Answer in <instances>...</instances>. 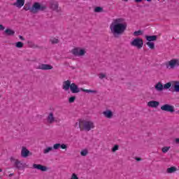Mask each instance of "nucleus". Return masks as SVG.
Returning a JSON list of instances; mask_svg holds the SVG:
<instances>
[{
  "instance_id": "nucleus-1",
  "label": "nucleus",
  "mask_w": 179,
  "mask_h": 179,
  "mask_svg": "<svg viewBox=\"0 0 179 179\" xmlns=\"http://www.w3.org/2000/svg\"><path fill=\"white\" fill-rule=\"evenodd\" d=\"M127 22H124L123 18H117L113 20L110 25V31L115 38H118L120 36L124 34L127 27Z\"/></svg>"
},
{
  "instance_id": "nucleus-2",
  "label": "nucleus",
  "mask_w": 179,
  "mask_h": 179,
  "mask_svg": "<svg viewBox=\"0 0 179 179\" xmlns=\"http://www.w3.org/2000/svg\"><path fill=\"white\" fill-rule=\"evenodd\" d=\"M157 92H163V90H169L170 92H176L179 93V81L169 82L163 85L160 82L155 85Z\"/></svg>"
},
{
  "instance_id": "nucleus-3",
  "label": "nucleus",
  "mask_w": 179,
  "mask_h": 179,
  "mask_svg": "<svg viewBox=\"0 0 179 179\" xmlns=\"http://www.w3.org/2000/svg\"><path fill=\"white\" fill-rule=\"evenodd\" d=\"M79 129L80 131H90L91 129H93L94 128V123L92 121H87L85 120L80 119L79 120Z\"/></svg>"
},
{
  "instance_id": "nucleus-4",
  "label": "nucleus",
  "mask_w": 179,
  "mask_h": 179,
  "mask_svg": "<svg viewBox=\"0 0 179 179\" xmlns=\"http://www.w3.org/2000/svg\"><path fill=\"white\" fill-rule=\"evenodd\" d=\"M47 9V6L41 4L39 2H34L31 6V13L36 15L38 12H44Z\"/></svg>"
},
{
  "instance_id": "nucleus-5",
  "label": "nucleus",
  "mask_w": 179,
  "mask_h": 179,
  "mask_svg": "<svg viewBox=\"0 0 179 179\" xmlns=\"http://www.w3.org/2000/svg\"><path fill=\"white\" fill-rule=\"evenodd\" d=\"M71 54L75 57H83L86 54V50L80 48H75L71 50Z\"/></svg>"
},
{
  "instance_id": "nucleus-6",
  "label": "nucleus",
  "mask_w": 179,
  "mask_h": 179,
  "mask_svg": "<svg viewBox=\"0 0 179 179\" xmlns=\"http://www.w3.org/2000/svg\"><path fill=\"white\" fill-rule=\"evenodd\" d=\"M131 45L141 49L143 47V40L141 38H136L131 42Z\"/></svg>"
},
{
  "instance_id": "nucleus-7",
  "label": "nucleus",
  "mask_w": 179,
  "mask_h": 179,
  "mask_svg": "<svg viewBox=\"0 0 179 179\" xmlns=\"http://www.w3.org/2000/svg\"><path fill=\"white\" fill-rule=\"evenodd\" d=\"M166 68H171V69H174L176 66H179V60L177 59H173L166 63Z\"/></svg>"
},
{
  "instance_id": "nucleus-8",
  "label": "nucleus",
  "mask_w": 179,
  "mask_h": 179,
  "mask_svg": "<svg viewBox=\"0 0 179 179\" xmlns=\"http://www.w3.org/2000/svg\"><path fill=\"white\" fill-rule=\"evenodd\" d=\"M162 111H166V113H174V106L170 104H164L161 106Z\"/></svg>"
},
{
  "instance_id": "nucleus-9",
  "label": "nucleus",
  "mask_w": 179,
  "mask_h": 179,
  "mask_svg": "<svg viewBox=\"0 0 179 179\" xmlns=\"http://www.w3.org/2000/svg\"><path fill=\"white\" fill-rule=\"evenodd\" d=\"M70 90L71 93L76 94L82 92V90H83V88H79V87L76 84H75V83H72L70 87Z\"/></svg>"
},
{
  "instance_id": "nucleus-10",
  "label": "nucleus",
  "mask_w": 179,
  "mask_h": 179,
  "mask_svg": "<svg viewBox=\"0 0 179 179\" xmlns=\"http://www.w3.org/2000/svg\"><path fill=\"white\" fill-rule=\"evenodd\" d=\"M50 9H52V10H55V12H59L58 10V2L54 1V0L50 1Z\"/></svg>"
},
{
  "instance_id": "nucleus-11",
  "label": "nucleus",
  "mask_w": 179,
  "mask_h": 179,
  "mask_svg": "<svg viewBox=\"0 0 179 179\" xmlns=\"http://www.w3.org/2000/svg\"><path fill=\"white\" fill-rule=\"evenodd\" d=\"M33 169H36V170H40L41 171H47L48 168L44 165L34 164Z\"/></svg>"
},
{
  "instance_id": "nucleus-12",
  "label": "nucleus",
  "mask_w": 179,
  "mask_h": 179,
  "mask_svg": "<svg viewBox=\"0 0 179 179\" xmlns=\"http://www.w3.org/2000/svg\"><path fill=\"white\" fill-rule=\"evenodd\" d=\"M72 83H71V80H67L66 81L63 82L62 89L63 90H65V92H68L69 89H71Z\"/></svg>"
},
{
  "instance_id": "nucleus-13",
  "label": "nucleus",
  "mask_w": 179,
  "mask_h": 179,
  "mask_svg": "<svg viewBox=\"0 0 179 179\" xmlns=\"http://www.w3.org/2000/svg\"><path fill=\"white\" fill-rule=\"evenodd\" d=\"M52 66L50 65V64H40L38 67V69H41L42 71H50L51 69H52Z\"/></svg>"
},
{
  "instance_id": "nucleus-14",
  "label": "nucleus",
  "mask_w": 179,
  "mask_h": 179,
  "mask_svg": "<svg viewBox=\"0 0 179 179\" xmlns=\"http://www.w3.org/2000/svg\"><path fill=\"white\" fill-rule=\"evenodd\" d=\"M148 107H151V108H157L159 106H160V102L157 101H150L148 103Z\"/></svg>"
},
{
  "instance_id": "nucleus-15",
  "label": "nucleus",
  "mask_w": 179,
  "mask_h": 179,
  "mask_svg": "<svg viewBox=\"0 0 179 179\" xmlns=\"http://www.w3.org/2000/svg\"><path fill=\"white\" fill-rule=\"evenodd\" d=\"M29 155H31V152L26 147H22V151H21V156L22 157L26 158L29 157Z\"/></svg>"
},
{
  "instance_id": "nucleus-16",
  "label": "nucleus",
  "mask_w": 179,
  "mask_h": 179,
  "mask_svg": "<svg viewBox=\"0 0 179 179\" xmlns=\"http://www.w3.org/2000/svg\"><path fill=\"white\" fill-rule=\"evenodd\" d=\"M3 34H5V36L12 37L15 36V30L10 28H6L3 31Z\"/></svg>"
},
{
  "instance_id": "nucleus-17",
  "label": "nucleus",
  "mask_w": 179,
  "mask_h": 179,
  "mask_svg": "<svg viewBox=\"0 0 179 179\" xmlns=\"http://www.w3.org/2000/svg\"><path fill=\"white\" fill-rule=\"evenodd\" d=\"M14 167L15 169H17V170H22V169L24 168V166H23V164L22 163V162H20L19 160H16L14 162Z\"/></svg>"
},
{
  "instance_id": "nucleus-18",
  "label": "nucleus",
  "mask_w": 179,
  "mask_h": 179,
  "mask_svg": "<svg viewBox=\"0 0 179 179\" xmlns=\"http://www.w3.org/2000/svg\"><path fill=\"white\" fill-rule=\"evenodd\" d=\"M13 6H16V8H22L24 6V0H16V2L13 3Z\"/></svg>"
},
{
  "instance_id": "nucleus-19",
  "label": "nucleus",
  "mask_w": 179,
  "mask_h": 179,
  "mask_svg": "<svg viewBox=\"0 0 179 179\" xmlns=\"http://www.w3.org/2000/svg\"><path fill=\"white\" fill-rule=\"evenodd\" d=\"M145 39L147 41H150L153 43V41H157V35H152V36H145Z\"/></svg>"
},
{
  "instance_id": "nucleus-20",
  "label": "nucleus",
  "mask_w": 179,
  "mask_h": 179,
  "mask_svg": "<svg viewBox=\"0 0 179 179\" xmlns=\"http://www.w3.org/2000/svg\"><path fill=\"white\" fill-rule=\"evenodd\" d=\"M103 115L106 117V118H113V111H111V110H106L105 111L103 112Z\"/></svg>"
},
{
  "instance_id": "nucleus-21",
  "label": "nucleus",
  "mask_w": 179,
  "mask_h": 179,
  "mask_svg": "<svg viewBox=\"0 0 179 179\" xmlns=\"http://www.w3.org/2000/svg\"><path fill=\"white\" fill-rule=\"evenodd\" d=\"M48 121H49L50 124H52V122L55 121V117H54V113H52V112L49 113V115L48 116Z\"/></svg>"
},
{
  "instance_id": "nucleus-22",
  "label": "nucleus",
  "mask_w": 179,
  "mask_h": 179,
  "mask_svg": "<svg viewBox=\"0 0 179 179\" xmlns=\"http://www.w3.org/2000/svg\"><path fill=\"white\" fill-rule=\"evenodd\" d=\"M24 10H29V12L31 13V3L30 2L27 3L24 8H23Z\"/></svg>"
},
{
  "instance_id": "nucleus-23",
  "label": "nucleus",
  "mask_w": 179,
  "mask_h": 179,
  "mask_svg": "<svg viewBox=\"0 0 179 179\" xmlns=\"http://www.w3.org/2000/svg\"><path fill=\"white\" fill-rule=\"evenodd\" d=\"M176 171H177V168L176 166H171L170 168H168L166 170V173H168V174L176 173Z\"/></svg>"
},
{
  "instance_id": "nucleus-24",
  "label": "nucleus",
  "mask_w": 179,
  "mask_h": 179,
  "mask_svg": "<svg viewBox=\"0 0 179 179\" xmlns=\"http://www.w3.org/2000/svg\"><path fill=\"white\" fill-rule=\"evenodd\" d=\"M146 45H148V47L150 50H155V43L150 42V41H148V42L146 43Z\"/></svg>"
},
{
  "instance_id": "nucleus-25",
  "label": "nucleus",
  "mask_w": 179,
  "mask_h": 179,
  "mask_svg": "<svg viewBox=\"0 0 179 179\" xmlns=\"http://www.w3.org/2000/svg\"><path fill=\"white\" fill-rule=\"evenodd\" d=\"M23 45H24V44L21 41L15 43L16 48H23Z\"/></svg>"
},
{
  "instance_id": "nucleus-26",
  "label": "nucleus",
  "mask_w": 179,
  "mask_h": 179,
  "mask_svg": "<svg viewBox=\"0 0 179 179\" xmlns=\"http://www.w3.org/2000/svg\"><path fill=\"white\" fill-rule=\"evenodd\" d=\"M82 92H85V93H97V90H85L83 88V90H81Z\"/></svg>"
},
{
  "instance_id": "nucleus-27",
  "label": "nucleus",
  "mask_w": 179,
  "mask_h": 179,
  "mask_svg": "<svg viewBox=\"0 0 179 179\" xmlns=\"http://www.w3.org/2000/svg\"><path fill=\"white\" fill-rule=\"evenodd\" d=\"M52 150H54L52 147H48L43 150L44 155H47V153H50Z\"/></svg>"
},
{
  "instance_id": "nucleus-28",
  "label": "nucleus",
  "mask_w": 179,
  "mask_h": 179,
  "mask_svg": "<svg viewBox=\"0 0 179 179\" xmlns=\"http://www.w3.org/2000/svg\"><path fill=\"white\" fill-rule=\"evenodd\" d=\"M94 11L96 13H100V12H103V8L101 7V6L95 7Z\"/></svg>"
},
{
  "instance_id": "nucleus-29",
  "label": "nucleus",
  "mask_w": 179,
  "mask_h": 179,
  "mask_svg": "<svg viewBox=\"0 0 179 179\" xmlns=\"http://www.w3.org/2000/svg\"><path fill=\"white\" fill-rule=\"evenodd\" d=\"M171 147L170 146H165L163 147L162 150V153H167L169 152V150H170Z\"/></svg>"
},
{
  "instance_id": "nucleus-30",
  "label": "nucleus",
  "mask_w": 179,
  "mask_h": 179,
  "mask_svg": "<svg viewBox=\"0 0 179 179\" xmlns=\"http://www.w3.org/2000/svg\"><path fill=\"white\" fill-rule=\"evenodd\" d=\"M50 43L52 44H58L59 43V41L58 40V38H52L50 39Z\"/></svg>"
},
{
  "instance_id": "nucleus-31",
  "label": "nucleus",
  "mask_w": 179,
  "mask_h": 179,
  "mask_svg": "<svg viewBox=\"0 0 179 179\" xmlns=\"http://www.w3.org/2000/svg\"><path fill=\"white\" fill-rule=\"evenodd\" d=\"M61 147V143H55L53 145L52 149L53 150H58Z\"/></svg>"
},
{
  "instance_id": "nucleus-32",
  "label": "nucleus",
  "mask_w": 179,
  "mask_h": 179,
  "mask_svg": "<svg viewBox=\"0 0 179 179\" xmlns=\"http://www.w3.org/2000/svg\"><path fill=\"white\" fill-rule=\"evenodd\" d=\"M118 149H120V145H115L113 148H112V152L113 153H115V152H117V150H118Z\"/></svg>"
},
{
  "instance_id": "nucleus-33",
  "label": "nucleus",
  "mask_w": 179,
  "mask_h": 179,
  "mask_svg": "<svg viewBox=\"0 0 179 179\" xmlns=\"http://www.w3.org/2000/svg\"><path fill=\"white\" fill-rule=\"evenodd\" d=\"M89 153V151L86 149L81 150L80 155L81 156H87V154Z\"/></svg>"
},
{
  "instance_id": "nucleus-34",
  "label": "nucleus",
  "mask_w": 179,
  "mask_h": 179,
  "mask_svg": "<svg viewBox=\"0 0 179 179\" xmlns=\"http://www.w3.org/2000/svg\"><path fill=\"white\" fill-rule=\"evenodd\" d=\"M76 100V96H73L69 98V103H75V101Z\"/></svg>"
},
{
  "instance_id": "nucleus-35",
  "label": "nucleus",
  "mask_w": 179,
  "mask_h": 179,
  "mask_svg": "<svg viewBox=\"0 0 179 179\" xmlns=\"http://www.w3.org/2000/svg\"><path fill=\"white\" fill-rule=\"evenodd\" d=\"M143 34V31L141 30L136 31L134 32V36H141Z\"/></svg>"
},
{
  "instance_id": "nucleus-36",
  "label": "nucleus",
  "mask_w": 179,
  "mask_h": 179,
  "mask_svg": "<svg viewBox=\"0 0 179 179\" xmlns=\"http://www.w3.org/2000/svg\"><path fill=\"white\" fill-rule=\"evenodd\" d=\"M60 149H63L64 150H66L68 149V145L66 144H60Z\"/></svg>"
},
{
  "instance_id": "nucleus-37",
  "label": "nucleus",
  "mask_w": 179,
  "mask_h": 179,
  "mask_svg": "<svg viewBox=\"0 0 179 179\" xmlns=\"http://www.w3.org/2000/svg\"><path fill=\"white\" fill-rule=\"evenodd\" d=\"M28 44L30 47H31L32 48H36V45H34V43H33V42L31 41H28Z\"/></svg>"
},
{
  "instance_id": "nucleus-38",
  "label": "nucleus",
  "mask_w": 179,
  "mask_h": 179,
  "mask_svg": "<svg viewBox=\"0 0 179 179\" xmlns=\"http://www.w3.org/2000/svg\"><path fill=\"white\" fill-rule=\"evenodd\" d=\"M106 78V74L101 73L99 74V79H104Z\"/></svg>"
},
{
  "instance_id": "nucleus-39",
  "label": "nucleus",
  "mask_w": 179,
  "mask_h": 179,
  "mask_svg": "<svg viewBox=\"0 0 179 179\" xmlns=\"http://www.w3.org/2000/svg\"><path fill=\"white\" fill-rule=\"evenodd\" d=\"M71 179H79V178L76 173H73L71 176Z\"/></svg>"
},
{
  "instance_id": "nucleus-40",
  "label": "nucleus",
  "mask_w": 179,
  "mask_h": 179,
  "mask_svg": "<svg viewBox=\"0 0 179 179\" xmlns=\"http://www.w3.org/2000/svg\"><path fill=\"white\" fill-rule=\"evenodd\" d=\"M10 160L11 163H15V162H16V160H18V159H15V157H11L10 158Z\"/></svg>"
},
{
  "instance_id": "nucleus-41",
  "label": "nucleus",
  "mask_w": 179,
  "mask_h": 179,
  "mask_svg": "<svg viewBox=\"0 0 179 179\" xmlns=\"http://www.w3.org/2000/svg\"><path fill=\"white\" fill-rule=\"evenodd\" d=\"M5 30V27L2 24H0V31Z\"/></svg>"
},
{
  "instance_id": "nucleus-42",
  "label": "nucleus",
  "mask_w": 179,
  "mask_h": 179,
  "mask_svg": "<svg viewBox=\"0 0 179 179\" xmlns=\"http://www.w3.org/2000/svg\"><path fill=\"white\" fill-rule=\"evenodd\" d=\"M143 1V0H134V2H136V3H141Z\"/></svg>"
},
{
  "instance_id": "nucleus-43",
  "label": "nucleus",
  "mask_w": 179,
  "mask_h": 179,
  "mask_svg": "<svg viewBox=\"0 0 179 179\" xmlns=\"http://www.w3.org/2000/svg\"><path fill=\"white\" fill-rule=\"evenodd\" d=\"M19 38H20L22 41H24V37L22 36L21 35L19 36Z\"/></svg>"
},
{
  "instance_id": "nucleus-44",
  "label": "nucleus",
  "mask_w": 179,
  "mask_h": 179,
  "mask_svg": "<svg viewBox=\"0 0 179 179\" xmlns=\"http://www.w3.org/2000/svg\"><path fill=\"white\" fill-rule=\"evenodd\" d=\"M135 159L136 162H141L142 160V158H140V157H136Z\"/></svg>"
},
{
  "instance_id": "nucleus-45",
  "label": "nucleus",
  "mask_w": 179,
  "mask_h": 179,
  "mask_svg": "<svg viewBox=\"0 0 179 179\" xmlns=\"http://www.w3.org/2000/svg\"><path fill=\"white\" fill-rule=\"evenodd\" d=\"M64 65H65V66H69V63H68V62H66L64 63Z\"/></svg>"
},
{
  "instance_id": "nucleus-46",
  "label": "nucleus",
  "mask_w": 179,
  "mask_h": 179,
  "mask_svg": "<svg viewBox=\"0 0 179 179\" xmlns=\"http://www.w3.org/2000/svg\"><path fill=\"white\" fill-rule=\"evenodd\" d=\"M76 128V127H78V128H79V122H76V124H75V126H74Z\"/></svg>"
},
{
  "instance_id": "nucleus-47",
  "label": "nucleus",
  "mask_w": 179,
  "mask_h": 179,
  "mask_svg": "<svg viewBox=\"0 0 179 179\" xmlns=\"http://www.w3.org/2000/svg\"><path fill=\"white\" fill-rule=\"evenodd\" d=\"M175 142L176 143H179V138H176Z\"/></svg>"
},
{
  "instance_id": "nucleus-48",
  "label": "nucleus",
  "mask_w": 179,
  "mask_h": 179,
  "mask_svg": "<svg viewBox=\"0 0 179 179\" xmlns=\"http://www.w3.org/2000/svg\"><path fill=\"white\" fill-rule=\"evenodd\" d=\"M13 176H15V173H10V174L8 175V177H13Z\"/></svg>"
},
{
  "instance_id": "nucleus-49",
  "label": "nucleus",
  "mask_w": 179,
  "mask_h": 179,
  "mask_svg": "<svg viewBox=\"0 0 179 179\" xmlns=\"http://www.w3.org/2000/svg\"><path fill=\"white\" fill-rule=\"evenodd\" d=\"M70 68H71V69H76V68L73 66H70Z\"/></svg>"
},
{
  "instance_id": "nucleus-50",
  "label": "nucleus",
  "mask_w": 179,
  "mask_h": 179,
  "mask_svg": "<svg viewBox=\"0 0 179 179\" xmlns=\"http://www.w3.org/2000/svg\"><path fill=\"white\" fill-rule=\"evenodd\" d=\"M147 2H152V0H146Z\"/></svg>"
},
{
  "instance_id": "nucleus-51",
  "label": "nucleus",
  "mask_w": 179,
  "mask_h": 179,
  "mask_svg": "<svg viewBox=\"0 0 179 179\" xmlns=\"http://www.w3.org/2000/svg\"><path fill=\"white\" fill-rule=\"evenodd\" d=\"M124 2H128V0H123Z\"/></svg>"
},
{
  "instance_id": "nucleus-52",
  "label": "nucleus",
  "mask_w": 179,
  "mask_h": 179,
  "mask_svg": "<svg viewBox=\"0 0 179 179\" xmlns=\"http://www.w3.org/2000/svg\"><path fill=\"white\" fill-rule=\"evenodd\" d=\"M176 114H179V110L176 111Z\"/></svg>"
},
{
  "instance_id": "nucleus-53",
  "label": "nucleus",
  "mask_w": 179,
  "mask_h": 179,
  "mask_svg": "<svg viewBox=\"0 0 179 179\" xmlns=\"http://www.w3.org/2000/svg\"><path fill=\"white\" fill-rule=\"evenodd\" d=\"M0 173H2V169H0Z\"/></svg>"
},
{
  "instance_id": "nucleus-54",
  "label": "nucleus",
  "mask_w": 179,
  "mask_h": 179,
  "mask_svg": "<svg viewBox=\"0 0 179 179\" xmlns=\"http://www.w3.org/2000/svg\"><path fill=\"white\" fill-rule=\"evenodd\" d=\"M0 97H1V95H0Z\"/></svg>"
}]
</instances>
